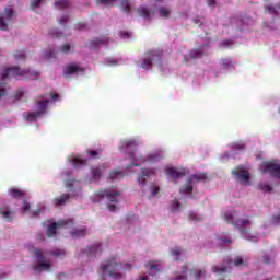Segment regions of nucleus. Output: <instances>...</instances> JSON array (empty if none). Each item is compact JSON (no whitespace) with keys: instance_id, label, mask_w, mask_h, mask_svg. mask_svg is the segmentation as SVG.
<instances>
[{"instance_id":"nucleus-24","label":"nucleus","mask_w":280,"mask_h":280,"mask_svg":"<svg viewBox=\"0 0 280 280\" xmlns=\"http://www.w3.org/2000/svg\"><path fill=\"white\" fill-rule=\"evenodd\" d=\"M70 235H72V237H86V229H74L70 232Z\"/></svg>"},{"instance_id":"nucleus-10","label":"nucleus","mask_w":280,"mask_h":280,"mask_svg":"<svg viewBox=\"0 0 280 280\" xmlns=\"http://www.w3.org/2000/svg\"><path fill=\"white\" fill-rule=\"evenodd\" d=\"M62 226H67V221L60 220L55 223H51L47 230L48 237H56V235L58 233V229H60Z\"/></svg>"},{"instance_id":"nucleus-8","label":"nucleus","mask_w":280,"mask_h":280,"mask_svg":"<svg viewBox=\"0 0 280 280\" xmlns=\"http://www.w3.org/2000/svg\"><path fill=\"white\" fill-rule=\"evenodd\" d=\"M232 174L238 183H243L244 185H248L250 182V174L247 173L246 170H244V166H237L232 171Z\"/></svg>"},{"instance_id":"nucleus-23","label":"nucleus","mask_w":280,"mask_h":280,"mask_svg":"<svg viewBox=\"0 0 280 280\" xmlns=\"http://www.w3.org/2000/svg\"><path fill=\"white\" fill-rule=\"evenodd\" d=\"M71 5V2L69 0H58L55 2V8L57 10H67Z\"/></svg>"},{"instance_id":"nucleus-7","label":"nucleus","mask_w":280,"mask_h":280,"mask_svg":"<svg viewBox=\"0 0 280 280\" xmlns=\"http://www.w3.org/2000/svg\"><path fill=\"white\" fill-rule=\"evenodd\" d=\"M262 172L265 174H270L275 176V178H279L280 180V164L276 163L275 161L265 162L262 165Z\"/></svg>"},{"instance_id":"nucleus-33","label":"nucleus","mask_w":280,"mask_h":280,"mask_svg":"<svg viewBox=\"0 0 280 280\" xmlns=\"http://www.w3.org/2000/svg\"><path fill=\"white\" fill-rule=\"evenodd\" d=\"M86 154L90 156V159H100V155L102 154V149L88 150Z\"/></svg>"},{"instance_id":"nucleus-46","label":"nucleus","mask_w":280,"mask_h":280,"mask_svg":"<svg viewBox=\"0 0 280 280\" xmlns=\"http://www.w3.org/2000/svg\"><path fill=\"white\" fill-rule=\"evenodd\" d=\"M161 159H163V155L161 154H152L148 156V160L150 162H154V161H161Z\"/></svg>"},{"instance_id":"nucleus-2","label":"nucleus","mask_w":280,"mask_h":280,"mask_svg":"<svg viewBox=\"0 0 280 280\" xmlns=\"http://www.w3.org/2000/svg\"><path fill=\"white\" fill-rule=\"evenodd\" d=\"M161 58H163V51L153 49L144 52V58L141 59V69L150 70L153 65L161 67Z\"/></svg>"},{"instance_id":"nucleus-25","label":"nucleus","mask_w":280,"mask_h":280,"mask_svg":"<svg viewBox=\"0 0 280 280\" xmlns=\"http://www.w3.org/2000/svg\"><path fill=\"white\" fill-rule=\"evenodd\" d=\"M25 120L26 121H36V119H38V117H40V113L38 112H31V113H25L24 114Z\"/></svg>"},{"instance_id":"nucleus-39","label":"nucleus","mask_w":280,"mask_h":280,"mask_svg":"<svg viewBox=\"0 0 280 280\" xmlns=\"http://www.w3.org/2000/svg\"><path fill=\"white\" fill-rule=\"evenodd\" d=\"M118 0H96L97 5H115Z\"/></svg>"},{"instance_id":"nucleus-58","label":"nucleus","mask_w":280,"mask_h":280,"mask_svg":"<svg viewBox=\"0 0 280 280\" xmlns=\"http://www.w3.org/2000/svg\"><path fill=\"white\" fill-rule=\"evenodd\" d=\"M159 191H160L159 186H153L152 187V196H156V194H159Z\"/></svg>"},{"instance_id":"nucleus-14","label":"nucleus","mask_w":280,"mask_h":280,"mask_svg":"<svg viewBox=\"0 0 280 280\" xmlns=\"http://www.w3.org/2000/svg\"><path fill=\"white\" fill-rule=\"evenodd\" d=\"M100 45H108V37H97L90 43V49H96Z\"/></svg>"},{"instance_id":"nucleus-54","label":"nucleus","mask_w":280,"mask_h":280,"mask_svg":"<svg viewBox=\"0 0 280 280\" xmlns=\"http://www.w3.org/2000/svg\"><path fill=\"white\" fill-rule=\"evenodd\" d=\"M107 209L108 211H110L112 213H115V211H117V206L113 205V203H108L107 205Z\"/></svg>"},{"instance_id":"nucleus-11","label":"nucleus","mask_w":280,"mask_h":280,"mask_svg":"<svg viewBox=\"0 0 280 280\" xmlns=\"http://www.w3.org/2000/svg\"><path fill=\"white\" fill-rule=\"evenodd\" d=\"M84 73V68H81L78 65H69L65 68L63 75H71V73Z\"/></svg>"},{"instance_id":"nucleus-9","label":"nucleus","mask_w":280,"mask_h":280,"mask_svg":"<svg viewBox=\"0 0 280 280\" xmlns=\"http://www.w3.org/2000/svg\"><path fill=\"white\" fill-rule=\"evenodd\" d=\"M165 172L174 183L179 178H185V176H187V171L185 168L176 170L174 167H167Z\"/></svg>"},{"instance_id":"nucleus-6","label":"nucleus","mask_w":280,"mask_h":280,"mask_svg":"<svg viewBox=\"0 0 280 280\" xmlns=\"http://www.w3.org/2000/svg\"><path fill=\"white\" fill-rule=\"evenodd\" d=\"M12 16H14V10L12 7H7L4 13H0V30L7 32L8 23L12 21Z\"/></svg>"},{"instance_id":"nucleus-55","label":"nucleus","mask_w":280,"mask_h":280,"mask_svg":"<svg viewBox=\"0 0 280 280\" xmlns=\"http://www.w3.org/2000/svg\"><path fill=\"white\" fill-rule=\"evenodd\" d=\"M273 224H280V212L277 215L272 217Z\"/></svg>"},{"instance_id":"nucleus-12","label":"nucleus","mask_w":280,"mask_h":280,"mask_svg":"<svg viewBox=\"0 0 280 280\" xmlns=\"http://www.w3.org/2000/svg\"><path fill=\"white\" fill-rule=\"evenodd\" d=\"M46 96H42V100L37 101V112L39 115H44L47 110V106H49V100L45 98Z\"/></svg>"},{"instance_id":"nucleus-51","label":"nucleus","mask_w":280,"mask_h":280,"mask_svg":"<svg viewBox=\"0 0 280 280\" xmlns=\"http://www.w3.org/2000/svg\"><path fill=\"white\" fill-rule=\"evenodd\" d=\"M231 45H233V42L232 40H223L220 46L223 47V48H226V47H231Z\"/></svg>"},{"instance_id":"nucleus-48","label":"nucleus","mask_w":280,"mask_h":280,"mask_svg":"<svg viewBox=\"0 0 280 280\" xmlns=\"http://www.w3.org/2000/svg\"><path fill=\"white\" fill-rule=\"evenodd\" d=\"M8 90L5 89V83H0V97L7 95Z\"/></svg>"},{"instance_id":"nucleus-53","label":"nucleus","mask_w":280,"mask_h":280,"mask_svg":"<svg viewBox=\"0 0 280 280\" xmlns=\"http://www.w3.org/2000/svg\"><path fill=\"white\" fill-rule=\"evenodd\" d=\"M67 21H69V15H63V16L59 20V24H60V25H67Z\"/></svg>"},{"instance_id":"nucleus-18","label":"nucleus","mask_w":280,"mask_h":280,"mask_svg":"<svg viewBox=\"0 0 280 280\" xmlns=\"http://www.w3.org/2000/svg\"><path fill=\"white\" fill-rule=\"evenodd\" d=\"M171 255L175 258L176 261H180V255L184 256V259H186V255L185 252L183 250V248L180 247H175L173 249H171Z\"/></svg>"},{"instance_id":"nucleus-63","label":"nucleus","mask_w":280,"mask_h":280,"mask_svg":"<svg viewBox=\"0 0 280 280\" xmlns=\"http://www.w3.org/2000/svg\"><path fill=\"white\" fill-rule=\"evenodd\" d=\"M206 3H208V5H215V0H206Z\"/></svg>"},{"instance_id":"nucleus-27","label":"nucleus","mask_w":280,"mask_h":280,"mask_svg":"<svg viewBox=\"0 0 280 280\" xmlns=\"http://www.w3.org/2000/svg\"><path fill=\"white\" fill-rule=\"evenodd\" d=\"M158 12L162 19H170V14H172V11L167 7H160Z\"/></svg>"},{"instance_id":"nucleus-4","label":"nucleus","mask_w":280,"mask_h":280,"mask_svg":"<svg viewBox=\"0 0 280 280\" xmlns=\"http://www.w3.org/2000/svg\"><path fill=\"white\" fill-rule=\"evenodd\" d=\"M33 255L37 261V265L33 266V270H35V272H43L45 270L49 271L51 270V264L45 261V252H43V249L40 248H34L33 249Z\"/></svg>"},{"instance_id":"nucleus-40","label":"nucleus","mask_w":280,"mask_h":280,"mask_svg":"<svg viewBox=\"0 0 280 280\" xmlns=\"http://www.w3.org/2000/svg\"><path fill=\"white\" fill-rule=\"evenodd\" d=\"M202 56V51L200 49H194L189 52V58H192V60H196L197 58H200Z\"/></svg>"},{"instance_id":"nucleus-62","label":"nucleus","mask_w":280,"mask_h":280,"mask_svg":"<svg viewBox=\"0 0 280 280\" xmlns=\"http://www.w3.org/2000/svg\"><path fill=\"white\" fill-rule=\"evenodd\" d=\"M49 95L51 100H58V97H60V95H58L57 93H50Z\"/></svg>"},{"instance_id":"nucleus-19","label":"nucleus","mask_w":280,"mask_h":280,"mask_svg":"<svg viewBox=\"0 0 280 280\" xmlns=\"http://www.w3.org/2000/svg\"><path fill=\"white\" fill-rule=\"evenodd\" d=\"M205 275H207V271H205L202 269L194 268L190 270V277H192V279H196V280L202 279V277H205Z\"/></svg>"},{"instance_id":"nucleus-44","label":"nucleus","mask_w":280,"mask_h":280,"mask_svg":"<svg viewBox=\"0 0 280 280\" xmlns=\"http://www.w3.org/2000/svg\"><path fill=\"white\" fill-rule=\"evenodd\" d=\"M50 255H52L54 257H65L66 253L63 249H55L50 252Z\"/></svg>"},{"instance_id":"nucleus-3","label":"nucleus","mask_w":280,"mask_h":280,"mask_svg":"<svg viewBox=\"0 0 280 280\" xmlns=\"http://www.w3.org/2000/svg\"><path fill=\"white\" fill-rule=\"evenodd\" d=\"M30 78V80H36L40 73L34 72L30 69L22 70L19 67H9L2 71V80H8V78H16V77Z\"/></svg>"},{"instance_id":"nucleus-38","label":"nucleus","mask_w":280,"mask_h":280,"mask_svg":"<svg viewBox=\"0 0 280 280\" xmlns=\"http://www.w3.org/2000/svg\"><path fill=\"white\" fill-rule=\"evenodd\" d=\"M234 266L240 267V266H248V262L246 260L243 259L242 256H237L234 259Z\"/></svg>"},{"instance_id":"nucleus-15","label":"nucleus","mask_w":280,"mask_h":280,"mask_svg":"<svg viewBox=\"0 0 280 280\" xmlns=\"http://www.w3.org/2000/svg\"><path fill=\"white\" fill-rule=\"evenodd\" d=\"M69 198H71V196L69 194H63L59 197H56L52 201L54 206L55 207H62V205H66L68 202Z\"/></svg>"},{"instance_id":"nucleus-22","label":"nucleus","mask_w":280,"mask_h":280,"mask_svg":"<svg viewBox=\"0 0 280 280\" xmlns=\"http://www.w3.org/2000/svg\"><path fill=\"white\" fill-rule=\"evenodd\" d=\"M0 215H2L7 222H12V215H14V212L8 210V208H0Z\"/></svg>"},{"instance_id":"nucleus-59","label":"nucleus","mask_w":280,"mask_h":280,"mask_svg":"<svg viewBox=\"0 0 280 280\" xmlns=\"http://www.w3.org/2000/svg\"><path fill=\"white\" fill-rule=\"evenodd\" d=\"M188 219L192 220V221H196V220H198V217L196 215V213L191 212V213L188 214Z\"/></svg>"},{"instance_id":"nucleus-17","label":"nucleus","mask_w":280,"mask_h":280,"mask_svg":"<svg viewBox=\"0 0 280 280\" xmlns=\"http://www.w3.org/2000/svg\"><path fill=\"white\" fill-rule=\"evenodd\" d=\"M137 12L139 16H142V19H145L147 21L151 19L150 8L148 7H139Z\"/></svg>"},{"instance_id":"nucleus-21","label":"nucleus","mask_w":280,"mask_h":280,"mask_svg":"<svg viewBox=\"0 0 280 280\" xmlns=\"http://www.w3.org/2000/svg\"><path fill=\"white\" fill-rule=\"evenodd\" d=\"M9 194L11 198H23V196H25V192L23 190L15 187L10 188Z\"/></svg>"},{"instance_id":"nucleus-50","label":"nucleus","mask_w":280,"mask_h":280,"mask_svg":"<svg viewBox=\"0 0 280 280\" xmlns=\"http://www.w3.org/2000/svg\"><path fill=\"white\" fill-rule=\"evenodd\" d=\"M23 205L24 206L22 208V213H27V211H30V209H31L30 202L24 201Z\"/></svg>"},{"instance_id":"nucleus-60","label":"nucleus","mask_w":280,"mask_h":280,"mask_svg":"<svg viewBox=\"0 0 280 280\" xmlns=\"http://www.w3.org/2000/svg\"><path fill=\"white\" fill-rule=\"evenodd\" d=\"M54 50L47 51L46 52V58H54Z\"/></svg>"},{"instance_id":"nucleus-29","label":"nucleus","mask_w":280,"mask_h":280,"mask_svg":"<svg viewBox=\"0 0 280 280\" xmlns=\"http://www.w3.org/2000/svg\"><path fill=\"white\" fill-rule=\"evenodd\" d=\"M187 269H188V267H187V265H185L182 268L180 272H178L176 275L175 280H187Z\"/></svg>"},{"instance_id":"nucleus-28","label":"nucleus","mask_w":280,"mask_h":280,"mask_svg":"<svg viewBox=\"0 0 280 280\" xmlns=\"http://www.w3.org/2000/svg\"><path fill=\"white\" fill-rule=\"evenodd\" d=\"M147 270H149V273L151 275V277H154V272H159V265L154 264V262H148L145 265Z\"/></svg>"},{"instance_id":"nucleus-42","label":"nucleus","mask_w":280,"mask_h":280,"mask_svg":"<svg viewBox=\"0 0 280 280\" xmlns=\"http://www.w3.org/2000/svg\"><path fill=\"white\" fill-rule=\"evenodd\" d=\"M220 65L222 69H229V67H231V59L229 58L221 59Z\"/></svg>"},{"instance_id":"nucleus-45","label":"nucleus","mask_w":280,"mask_h":280,"mask_svg":"<svg viewBox=\"0 0 280 280\" xmlns=\"http://www.w3.org/2000/svg\"><path fill=\"white\" fill-rule=\"evenodd\" d=\"M59 51H61V54H69V51H71V45L63 44L60 46Z\"/></svg>"},{"instance_id":"nucleus-26","label":"nucleus","mask_w":280,"mask_h":280,"mask_svg":"<svg viewBox=\"0 0 280 280\" xmlns=\"http://www.w3.org/2000/svg\"><path fill=\"white\" fill-rule=\"evenodd\" d=\"M104 170H106V167L104 165H101L98 167L92 168V176L94 179H97L102 176V174L104 173Z\"/></svg>"},{"instance_id":"nucleus-64","label":"nucleus","mask_w":280,"mask_h":280,"mask_svg":"<svg viewBox=\"0 0 280 280\" xmlns=\"http://www.w3.org/2000/svg\"><path fill=\"white\" fill-rule=\"evenodd\" d=\"M194 21L197 25H202V22L200 21V18H195Z\"/></svg>"},{"instance_id":"nucleus-41","label":"nucleus","mask_w":280,"mask_h":280,"mask_svg":"<svg viewBox=\"0 0 280 280\" xmlns=\"http://www.w3.org/2000/svg\"><path fill=\"white\" fill-rule=\"evenodd\" d=\"M258 189H260V191H265L266 194H270V191H272V186L268 184H259Z\"/></svg>"},{"instance_id":"nucleus-34","label":"nucleus","mask_w":280,"mask_h":280,"mask_svg":"<svg viewBox=\"0 0 280 280\" xmlns=\"http://www.w3.org/2000/svg\"><path fill=\"white\" fill-rule=\"evenodd\" d=\"M101 244L100 243H95L93 246L88 248V255L89 257H91V255H95V253H98L100 248H101Z\"/></svg>"},{"instance_id":"nucleus-20","label":"nucleus","mask_w":280,"mask_h":280,"mask_svg":"<svg viewBox=\"0 0 280 280\" xmlns=\"http://www.w3.org/2000/svg\"><path fill=\"white\" fill-rule=\"evenodd\" d=\"M120 150H137V142L135 140H127L122 142Z\"/></svg>"},{"instance_id":"nucleus-30","label":"nucleus","mask_w":280,"mask_h":280,"mask_svg":"<svg viewBox=\"0 0 280 280\" xmlns=\"http://www.w3.org/2000/svg\"><path fill=\"white\" fill-rule=\"evenodd\" d=\"M13 57L14 60H16L18 62L21 60H25V58H27V56L25 55V50H15L13 52Z\"/></svg>"},{"instance_id":"nucleus-57","label":"nucleus","mask_w":280,"mask_h":280,"mask_svg":"<svg viewBox=\"0 0 280 280\" xmlns=\"http://www.w3.org/2000/svg\"><path fill=\"white\" fill-rule=\"evenodd\" d=\"M262 261L264 264H271L272 259L269 256H264Z\"/></svg>"},{"instance_id":"nucleus-31","label":"nucleus","mask_w":280,"mask_h":280,"mask_svg":"<svg viewBox=\"0 0 280 280\" xmlns=\"http://www.w3.org/2000/svg\"><path fill=\"white\" fill-rule=\"evenodd\" d=\"M120 8L124 10V12H127V14H130V11L132 8L130 7V0H121Z\"/></svg>"},{"instance_id":"nucleus-52","label":"nucleus","mask_w":280,"mask_h":280,"mask_svg":"<svg viewBox=\"0 0 280 280\" xmlns=\"http://www.w3.org/2000/svg\"><path fill=\"white\" fill-rule=\"evenodd\" d=\"M171 208L173 209V211L180 209V202H178V200L173 201Z\"/></svg>"},{"instance_id":"nucleus-13","label":"nucleus","mask_w":280,"mask_h":280,"mask_svg":"<svg viewBox=\"0 0 280 280\" xmlns=\"http://www.w3.org/2000/svg\"><path fill=\"white\" fill-rule=\"evenodd\" d=\"M152 175H154L153 170H148V168L142 170L141 175L138 177L139 185H145L147 178H149V176H152Z\"/></svg>"},{"instance_id":"nucleus-56","label":"nucleus","mask_w":280,"mask_h":280,"mask_svg":"<svg viewBox=\"0 0 280 280\" xmlns=\"http://www.w3.org/2000/svg\"><path fill=\"white\" fill-rule=\"evenodd\" d=\"M84 27H86V23L84 22H80L77 24V30H84Z\"/></svg>"},{"instance_id":"nucleus-16","label":"nucleus","mask_w":280,"mask_h":280,"mask_svg":"<svg viewBox=\"0 0 280 280\" xmlns=\"http://www.w3.org/2000/svg\"><path fill=\"white\" fill-rule=\"evenodd\" d=\"M194 192L192 177H188L185 188H180L179 194L191 195Z\"/></svg>"},{"instance_id":"nucleus-1","label":"nucleus","mask_w":280,"mask_h":280,"mask_svg":"<svg viewBox=\"0 0 280 280\" xmlns=\"http://www.w3.org/2000/svg\"><path fill=\"white\" fill-rule=\"evenodd\" d=\"M236 212H225L224 213V220L228 222V224H233L236 226V229L240 231L241 235L243 237H246L248 234V230H246V226H250L253 224V221L250 219H235Z\"/></svg>"},{"instance_id":"nucleus-36","label":"nucleus","mask_w":280,"mask_h":280,"mask_svg":"<svg viewBox=\"0 0 280 280\" xmlns=\"http://www.w3.org/2000/svg\"><path fill=\"white\" fill-rule=\"evenodd\" d=\"M228 267L226 266H213L212 267V272L217 273V275H222L224 272H228Z\"/></svg>"},{"instance_id":"nucleus-43","label":"nucleus","mask_w":280,"mask_h":280,"mask_svg":"<svg viewBox=\"0 0 280 280\" xmlns=\"http://www.w3.org/2000/svg\"><path fill=\"white\" fill-rule=\"evenodd\" d=\"M246 145L244 142H234L232 143V150H244Z\"/></svg>"},{"instance_id":"nucleus-49","label":"nucleus","mask_w":280,"mask_h":280,"mask_svg":"<svg viewBox=\"0 0 280 280\" xmlns=\"http://www.w3.org/2000/svg\"><path fill=\"white\" fill-rule=\"evenodd\" d=\"M40 3H43V0H32L31 1L32 10H34L35 8H38V5H40Z\"/></svg>"},{"instance_id":"nucleus-37","label":"nucleus","mask_w":280,"mask_h":280,"mask_svg":"<svg viewBox=\"0 0 280 280\" xmlns=\"http://www.w3.org/2000/svg\"><path fill=\"white\" fill-rule=\"evenodd\" d=\"M72 163H73L74 167H84V165H86V160L74 158V159H72Z\"/></svg>"},{"instance_id":"nucleus-5","label":"nucleus","mask_w":280,"mask_h":280,"mask_svg":"<svg viewBox=\"0 0 280 280\" xmlns=\"http://www.w3.org/2000/svg\"><path fill=\"white\" fill-rule=\"evenodd\" d=\"M94 198L97 200H104V198H107L108 202H119V198H121V192L119 191H113V190H101L94 195Z\"/></svg>"},{"instance_id":"nucleus-32","label":"nucleus","mask_w":280,"mask_h":280,"mask_svg":"<svg viewBox=\"0 0 280 280\" xmlns=\"http://www.w3.org/2000/svg\"><path fill=\"white\" fill-rule=\"evenodd\" d=\"M109 178H110V180H116V179H119V178H124V172L117 171V170L112 171L109 173Z\"/></svg>"},{"instance_id":"nucleus-47","label":"nucleus","mask_w":280,"mask_h":280,"mask_svg":"<svg viewBox=\"0 0 280 280\" xmlns=\"http://www.w3.org/2000/svg\"><path fill=\"white\" fill-rule=\"evenodd\" d=\"M265 11H267L269 14H277V8L273 5H266Z\"/></svg>"},{"instance_id":"nucleus-35","label":"nucleus","mask_w":280,"mask_h":280,"mask_svg":"<svg viewBox=\"0 0 280 280\" xmlns=\"http://www.w3.org/2000/svg\"><path fill=\"white\" fill-rule=\"evenodd\" d=\"M188 178H192V180H196L197 183H200L202 180H206L207 179V174L205 173H198V174H195Z\"/></svg>"},{"instance_id":"nucleus-61","label":"nucleus","mask_w":280,"mask_h":280,"mask_svg":"<svg viewBox=\"0 0 280 280\" xmlns=\"http://www.w3.org/2000/svg\"><path fill=\"white\" fill-rule=\"evenodd\" d=\"M57 279H58V280L67 279V275H65V273H59V275L57 276Z\"/></svg>"}]
</instances>
